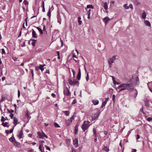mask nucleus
<instances>
[{
    "label": "nucleus",
    "instance_id": "obj_1",
    "mask_svg": "<svg viewBox=\"0 0 152 152\" xmlns=\"http://www.w3.org/2000/svg\"><path fill=\"white\" fill-rule=\"evenodd\" d=\"M122 87H125L126 90L130 91H132L134 89L133 84V83H123L119 86L116 89H119Z\"/></svg>",
    "mask_w": 152,
    "mask_h": 152
},
{
    "label": "nucleus",
    "instance_id": "obj_2",
    "mask_svg": "<svg viewBox=\"0 0 152 152\" xmlns=\"http://www.w3.org/2000/svg\"><path fill=\"white\" fill-rule=\"evenodd\" d=\"M91 125L90 122L88 121H85L82 124L81 128L83 132H85Z\"/></svg>",
    "mask_w": 152,
    "mask_h": 152
},
{
    "label": "nucleus",
    "instance_id": "obj_3",
    "mask_svg": "<svg viewBox=\"0 0 152 152\" xmlns=\"http://www.w3.org/2000/svg\"><path fill=\"white\" fill-rule=\"evenodd\" d=\"M68 81L69 85L71 86L77 84V86H78L79 82L76 79L75 80L73 78L69 77L68 79Z\"/></svg>",
    "mask_w": 152,
    "mask_h": 152
},
{
    "label": "nucleus",
    "instance_id": "obj_4",
    "mask_svg": "<svg viewBox=\"0 0 152 152\" xmlns=\"http://www.w3.org/2000/svg\"><path fill=\"white\" fill-rule=\"evenodd\" d=\"M118 58V57L117 56H114L111 58H110L108 60V63L109 65V67H112V64L114 62V61Z\"/></svg>",
    "mask_w": 152,
    "mask_h": 152
},
{
    "label": "nucleus",
    "instance_id": "obj_5",
    "mask_svg": "<svg viewBox=\"0 0 152 152\" xmlns=\"http://www.w3.org/2000/svg\"><path fill=\"white\" fill-rule=\"evenodd\" d=\"M64 93L65 95L66 96H68L70 94L69 90L66 87L64 88Z\"/></svg>",
    "mask_w": 152,
    "mask_h": 152
},
{
    "label": "nucleus",
    "instance_id": "obj_6",
    "mask_svg": "<svg viewBox=\"0 0 152 152\" xmlns=\"http://www.w3.org/2000/svg\"><path fill=\"white\" fill-rule=\"evenodd\" d=\"M38 137L39 138L41 139L44 137L45 134L43 133H41L39 132H38Z\"/></svg>",
    "mask_w": 152,
    "mask_h": 152
},
{
    "label": "nucleus",
    "instance_id": "obj_7",
    "mask_svg": "<svg viewBox=\"0 0 152 152\" xmlns=\"http://www.w3.org/2000/svg\"><path fill=\"white\" fill-rule=\"evenodd\" d=\"M72 121V120L70 118L66 120L65 121V123L67 126L69 125Z\"/></svg>",
    "mask_w": 152,
    "mask_h": 152
},
{
    "label": "nucleus",
    "instance_id": "obj_8",
    "mask_svg": "<svg viewBox=\"0 0 152 152\" xmlns=\"http://www.w3.org/2000/svg\"><path fill=\"white\" fill-rule=\"evenodd\" d=\"M110 20V19L108 17H106L103 19V21L105 23V25L107 24L108 21Z\"/></svg>",
    "mask_w": 152,
    "mask_h": 152
},
{
    "label": "nucleus",
    "instance_id": "obj_9",
    "mask_svg": "<svg viewBox=\"0 0 152 152\" xmlns=\"http://www.w3.org/2000/svg\"><path fill=\"white\" fill-rule=\"evenodd\" d=\"M81 75V73L80 69V67L79 68L78 72L77 75V79L78 80H79L80 79Z\"/></svg>",
    "mask_w": 152,
    "mask_h": 152
},
{
    "label": "nucleus",
    "instance_id": "obj_10",
    "mask_svg": "<svg viewBox=\"0 0 152 152\" xmlns=\"http://www.w3.org/2000/svg\"><path fill=\"white\" fill-rule=\"evenodd\" d=\"M32 37L34 38H37V34L36 33V32L33 29H32Z\"/></svg>",
    "mask_w": 152,
    "mask_h": 152
},
{
    "label": "nucleus",
    "instance_id": "obj_11",
    "mask_svg": "<svg viewBox=\"0 0 152 152\" xmlns=\"http://www.w3.org/2000/svg\"><path fill=\"white\" fill-rule=\"evenodd\" d=\"M92 102L95 105H97L99 103V101L97 99H93L92 100Z\"/></svg>",
    "mask_w": 152,
    "mask_h": 152
},
{
    "label": "nucleus",
    "instance_id": "obj_12",
    "mask_svg": "<svg viewBox=\"0 0 152 152\" xmlns=\"http://www.w3.org/2000/svg\"><path fill=\"white\" fill-rule=\"evenodd\" d=\"M30 41H32V42L31 43V45L33 46H35V44L36 42V40L34 39H31L29 41V42Z\"/></svg>",
    "mask_w": 152,
    "mask_h": 152
},
{
    "label": "nucleus",
    "instance_id": "obj_13",
    "mask_svg": "<svg viewBox=\"0 0 152 152\" xmlns=\"http://www.w3.org/2000/svg\"><path fill=\"white\" fill-rule=\"evenodd\" d=\"M23 134V131L22 130H21L19 134L18 135V136L19 138L20 139L22 138V136Z\"/></svg>",
    "mask_w": 152,
    "mask_h": 152
},
{
    "label": "nucleus",
    "instance_id": "obj_14",
    "mask_svg": "<svg viewBox=\"0 0 152 152\" xmlns=\"http://www.w3.org/2000/svg\"><path fill=\"white\" fill-rule=\"evenodd\" d=\"M57 20L58 22L60 24H61V19L60 14L59 13H58L57 14Z\"/></svg>",
    "mask_w": 152,
    "mask_h": 152
},
{
    "label": "nucleus",
    "instance_id": "obj_15",
    "mask_svg": "<svg viewBox=\"0 0 152 152\" xmlns=\"http://www.w3.org/2000/svg\"><path fill=\"white\" fill-rule=\"evenodd\" d=\"M74 145H76V147H77L78 145V140L77 138H76L73 141Z\"/></svg>",
    "mask_w": 152,
    "mask_h": 152
},
{
    "label": "nucleus",
    "instance_id": "obj_16",
    "mask_svg": "<svg viewBox=\"0 0 152 152\" xmlns=\"http://www.w3.org/2000/svg\"><path fill=\"white\" fill-rule=\"evenodd\" d=\"M144 23L146 26L150 27L151 26V24L150 22L148 20H144Z\"/></svg>",
    "mask_w": 152,
    "mask_h": 152
},
{
    "label": "nucleus",
    "instance_id": "obj_17",
    "mask_svg": "<svg viewBox=\"0 0 152 152\" xmlns=\"http://www.w3.org/2000/svg\"><path fill=\"white\" fill-rule=\"evenodd\" d=\"M42 144H40L39 145V151H41L42 152H45L44 151V148L43 147L42 148Z\"/></svg>",
    "mask_w": 152,
    "mask_h": 152
},
{
    "label": "nucleus",
    "instance_id": "obj_18",
    "mask_svg": "<svg viewBox=\"0 0 152 152\" xmlns=\"http://www.w3.org/2000/svg\"><path fill=\"white\" fill-rule=\"evenodd\" d=\"M9 140L11 142H14L15 140V139L14 137L13 134H12V135L11 137L9 138Z\"/></svg>",
    "mask_w": 152,
    "mask_h": 152
},
{
    "label": "nucleus",
    "instance_id": "obj_19",
    "mask_svg": "<svg viewBox=\"0 0 152 152\" xmlns=\"http://www.w3.org/2000/svg\"><path fill=\"white\" fill-rule=\"evenodd\" d=\"M146 13L145 11H144L142 14V18L143 19H145L146 18Z\"/></svg>",
    "mask_w": 152,
    "mask_h": 152
},
{
    "label": "nucleus",
    "instance_id": "obj_20",
    "mask_svg": "<svg viewBox=\"0 0 152 152\" xmlns=\"http://www.w3.org/2000/svg\"><path fill=\"white\" fill-rule=\"evenodd\" d=\"M13 123L15 126H16L18 124V120L17 118H16L14 117L13 118Z\"/></svg>",
    "mask_w": 152,
    "mask_h": 152
},
{
    "label": "nucleus",
    "instance_id": "obj_21",
    "mask_svg": "<svg viewBox=\"0 0 152 152\" xmlns=\"http://www.w3.org/2000/svg\"><path fill=\"white\" fill-rule=\"evenodd\" d=\"M98 117V115L97 114H95L94 116L92 117V121H94Z\"/></svg>",
    "mask_w": 152,
    "mask_h": 152
},
{
    "label": "nucleus",
    "instance_id": "obj_22",
    "mask_svg": "<svg viewBox=\"0 0 152 152\" xmlns=\"http://www.w3.org/2000/svg\"><path fill=\"white\" fill-rule=\"evenodd\" d=\"M145 106L148 108H149V107L152 108V106L151 107L150 106L149 104L148 103V102L147 100L145 101Z\"/></svg>",
    "mask_w": 152,
    "mask_h": 152
},
{
    "label": "nucleus",
    "instance_id": "obj_23",
    "mask_svg": "<svg viewBox=\"0 0 152 152\" xmlns=\"http://www.w3.org/2000/svg\"><path fill=\"white\" fill-rule=\"evenodd\" d=\"M45 65L44 64H40L39 65V69H40L42 71L44 70V66H45Z\"/></svg>",
    "mask_w": 152,
    "mask_h": 152
},
{
    "label": "nucleus",
    "instance_id": "obj_24",
    "mask_svg": "<svg viewBox=\"0 0 152 152\" xmlns=\"http://www.w3.org/2000/svg\"><path fill=\"white\" fill-rule=\"evenodd\" d=\"M104 9L106 11L108 9L107 4L106 2L104 3Z\"/></svg>",
    "mask_w": 152,
    "mask_h": 152
},
{
    "label": "nucleus",
    "instance_id": "obj_25",
    "mask_svg": "<svg viewBox=\"0 0 152 152\" xmlns=\"http://www.w3.org/2000/svg\"><path fill=\"white\" fill-rule=\"evenodd\" d=\"M36 28L38 30L40 34H43V32L42 29L38 27H37Z\"/></svg>",
    "mask_w": 152,
    "mask_h": 152
},
{
    "label": "nucleus",
    "instance_id": "obj_26",
    "mask_svg": "<svg viewBox=\"0 0 152 152\" xmlns=\"http://www.w3.org/2000/svg\"><path fill=\"white\" fill-rule=\"evenodd\" d=\"M26 116L27 117L28 119V121L31 118V117L29 116V114L28 113V112L27 111L26 113Z\"/></svg>",
    "mask_w": 152,
    "mask_h": 152
},
{
    "label": "nucleus",
    "instance_id": "obj_27",
    "mask_svg": "<svg viewBox=\"0 0 152 152\" xmlns=\"http://www.w3.org/2000/svg\"><path fill=\"white\" fill-rule=\"evenodd\" d=\"M14 145L15 146H19L20 145L19 142H17L16 140L14 142Z\"/></svg>",
    "mask_w": 152,
    "mask_h": 152
},
{
    "label": "nucleus",
    "instance_id": "obj_28",
    "mask_svg": "<svg viewBox=\"0 0 152 152\" xmlns=\"http://www.w3.org/2000/svg\"><path fill=\"white\" fill-rule=\"evenodd\" d=\"M136 82L135 83L136 85H138L139 84V77H137L136 78Z\"/></svg>",
    "mask_w": 152,
    "mask_h": 152
},
{
    "label": "nucleus",
    "instance_id": "obj_29",
    "mask_svg": "<svg viewBox=\"0 0 152 152\" xmlns=\"http://www.w3.org/2000/svg\"><path fill=\"white\" fill-rule=\"evenodd\" d=\"M63 113H64L65 115L66 116H68L69 114V111H63Z\"/></svg>",
    "mask_w": 152,
    "mask_h": 152
},
{
    "label": "nucleus",
    "instance_id": "obj_30",
    "mask_svg": "<svg viewBox=\"0 0 152 152\" xmlns=\"http://www.w3.org/2000/svg\"><path fill=\"white\" fill-rule=\"evenodd\" d=\"M51 11H50V9H49V10L47 13V15L49 17V18H50V17H51Z\"/></svg>",
    "mask_w": 152,
    "mask_h": 152
},
{
    "label": "nucleus",
    "instance_id": "obj_31",
    "mask_svg": "<svg viewBox=\"0 0 152 152\" xmlns=\"http://www.w3.org/2000/svg\"><path fill=\"white\" fill-rule=\"evenodd\" d=\"M78 128L77 125H76L75 127V134H76L78 132Z\"/></svg>",
    "mask_w": 152,
    "mask_h": 152
},
{
    "label": "nucleus",
    "instance_id": "obj_32",
    "mask_svg": "<svg viewBox=\"0 0 152 152\" xmlns=\"http://www.w3.org/2000/svg\"><path fill=\"white\" fill-rule=\"evenodd\" d=\"M119 89H120V90L118 91V92H119L121 91L126 90L125 87H122Z\"/></svg>",
    "mask_w": 152,
    "mask_h": 152
},
{
    "label": "nucleus",
    "instance_id": "obj_33",
    "mask_svg": "<svg viewBox=\"0 0 152 152\" xmlns=\"http://www.w3.org/2000/svg\"><path fill=\"white\" fill-rule=\"evenodd\" d=\"M2 125L4 127H8L9 126L7 125V123L5 122V123L3 122L2 123Z\"/></svg>",
    "mask_w": 152,
    "mask_h": 152
},
{
    "label": "nucleus",
    "instance_id": "obj_34",
    "mask_svg": "<svg viewBox=\"0 0 152 152\" xmlns=\"http://www.w3.org/2000/svg\"><path fill=\"white\" fill-rule=\"evenodd\" d=\"M91 8V9H94V7L91 4L89 5H88L87 6V8Z\"/></svg>",
    "mask_w": 152,
    "mask_h": 152
},
{
    "label": "nucleus",
    "instance_id": "obj_35",
    "mask_svg": "<svg viewBox=\"0 0 152 152\" xmlns=\"http://www.w3.org/2000/svg\"><path fill=\"white\" fill-rule=\"evenodd\" d=\"M93 132H94V135L95 136V137H96V135H97V133H96V129H95V128H94L93 129Z\"/></svg>",
    "mask_w": 152,
    "mask_h": 152
},
{
    "label": "nucleus",
    "instance_id": "obj_36",
    "mask_svg": "<svg viewBox=\"0 0 152 152\" xmlns=\"http://www.w3.org/2000/svg\"><path fill=\"white\" fill-rule=\"evenodd\" d=\"M54 126L56 128L60 127V126L56 122H55L54 124Z\"/></svg>",
    "mask_w": 152,
    "mask_h": 152
},
{
    "label": "nucleus",
    "instance_id": "obj_37",
    "mask_svg": "<svg viewBox=\"0 0 152 152\" xmlns=\"http://www.w3.org/2000/svg\"><path fill=\"white\" fill-rule=\"evenodd\" d=\"M76 113H75L70 118L72 121V120L74 119V118L76 116Z\"/></svg>",
    "mask_w": 152,
    "mask_h": 152
},
{
    "label": "nucleus",
    "instance_id": "obj_38",
    "mask_svg": "<svg viewBox=\"0 0 152 152\" xmlns=\"http://www.w3.org/2000/svg\"><path fill=\"white\" fill-rule=\"evenodd\" d=\"M104 150L106 151H109V148L107 147H105L103 148Z\"/></svg>",
    "mask_w": 152,
    "mask_h": 152
},
{
    "label": "nucleus",
    "instance_id": "obj_39",
    "mask_svg": "<svg viewBox=\"0 0 152 152\" xmlns=\"http://www.w3.org/2000/svg\"><path fill=\"white\" fill-rule=\"evenodd\" d=\"M133 92L134 93H135V97H136L137 94V90L136 89H134Z\"/></svg>",
    "mask_w": 152,
    "mask_h": 152
},
{
    "label": "nucleus",
    "instance_id": "obj_40",
    "mask_svg": "<svg viewBox=\"0 0 152 152\" xmlns=\"http://www.w3.org/2000/svg\"><path fill=\"white\" fill-rule=\"evenodd\" d=\"M124 7L126 9H128L129 8V6H128L127 4H125L124 5Z\"/></svg>",
    "mask_w": 152,
    "mask_h": 152
},
{
    "label": "nucleus",
    "instance_id": "obj_41",
    "mask_svg": "<svg viewBox=\"0 0 152 152\" xmlns=\"http://www.w3.org/2000/svg\"><path fill=\"white\" fill-rule=\"evenodd\" d=\"M115 95L114 94L112 96V100L114 102H115Z\"/></svg>",
    "mask_w": 152,
    "mask_h": 152
},
{
    "label": "nucleus",
    "instance_id": "obj_42",
    "mask_svg": "<svg viewBox=\"0 0 152 152\" xmlns=\"http://www.w3.org/2000/svg\"><path fill=\"white\" fill-rule=\"evenodd\" d=\"M147 120L148 121H152V117H148L147 119Z\"/></svg>",
    "mask_w": 152,
    "mask_h": 152
},
{
    "label": "nucleus",
    "instance_id": "obj_43",
    "mask_svg": "<svg viewBox=\"0 0 152 152\" xmlns=\"http://www.w3.org/2000/svg\"><path fill=\"white\" fill-rule=\"evenodd\" d=\"M106 104L105 103V102L104 103V102H103L102 103V104L101 107L102 108H103L105 106Z\"/></svg>",
    "mask_w": 152,
    "mask_h": 152
},
{
    "label": "nucleus",
    "instance_id": "obj_44",
    "mask_svg": "<svg viewBox=\"0 0 152 152\" xmlns=\"http://www.w3.org/2000/svg\"><path fill=\"white\" fill-rule=\"evenodd\" d=\"M1 51H2V54H6V53L5 52V51L4 50V49H1Z\"/></svg>",
    "mask_w": 152,
    "mask_h": 152
},
{
    "label": "nucleus",
    "instance_id": "obj_45",
    "mask_svg": "<svg viewBox=\"0 0 152 152\" xmlns=\"http://www.w3.org/2000/svg\"><path fill=\"white\" fill-rule=\"evenodd\" d=\"M8 111L9 113H11L14 112V111L13 110H10L9 109L7 110Z\"/></svg>",
    "mask_w": 152,
    "mask_h": 152
},
{
    "label": "nucleus",
    "instance_id": "obj_46",
    "mask_svg": "<svg viewBox=\"0 0 152 152\" xmlns=\"http://www.w3.org/2000/svg\"><path fill=\"white\" fill-rule=\"evenodd\" d=\"M30 71H31V73L32 74V76H33V77L34 76V70H33V69H30Z\"/></svg>",
    "mask_w": 152,
    "mask_h": 152
},
{
    "label": "nucleus",
    "instance_id": "obj_47",
    "mask_svg": "<svg viewBox=\"0 0 152 152\" xmlns=\"http://www.w3.org/2000/svg\"><path fill=\"white\" fill-rule=\"evenodd\" d=\"M89 79V77L88 75V73H87V75H86V79L87 81H88Z\"/></svg>",
    "mask_w": 152,
    "mask_h": 152
},
{
    "label": "nucleus",
    "instance_id": "obj_48",
    "mask_svg": "<svg viewBox=\"0 0 152 152\" xmlns=\"http://www.w3.org/2000/svg\"><path fill=\"white\" fill-rule=\"evenodd\" d=\"M23 3L26 5H28V2L27 1L24 0L23 1Z\"/></svg>",
    "mask_w": 152,
    "mask_h": 152
},
{
    "label": "nucleus",
    "instance_id": "obj_49",
    "mask_svg": "<svg viewBox=\"0 0 152 152\" xmlns=\"http://www.w3.org/2000/svg\"><path fill=\"white\" fill-rule=\"evenodd\" d=\"M13 115H14V114L12 113H11L10 116V118H11L13 119L14 118V117H13Z\"/></svg>",
    "mask_w": 152,
    "mask_h": 152
},
{
    "label": "nucleus",
    "instance_id": "obj_50",
    "mask_svg": "<svg viewBox=\"0 0 152 152\" xmlns=\"http://www.w3.org/2000/svg\"><path fill=\"white\" fill-rule=\"evenodd\" d=\"M76 102V100L75 99L73 100L72 103V104H74Z\"/></svg>",
    "mask_w": 152,
    "mask_h": 152
},
{
    "label": "nucleus",
    "instance_id": "obj_51",
    "mask_svg": "<svg viewBox=\"0 0 152 152\" xmlns=\"http://www.w3.org/2000/svg\"><path fill=\"white\" fill-rule=\"evenodd\" d=\"M45 146L46 147L47 150L49 151H50V149L49 147L46 145H45Z\"/></svg>",
    "mask_w": 152,
    "mask_h": 152
},
{
    "label": "nucleus",
    "instance_id": "obj_52",
    "mask_svg": "<svg viewBox=\"0 0 152 152\" xmlns=\"http://www.w3.org/2000/svg\"><path fill=\"white\" fill-rule=\"evenodd\" d=\"M111 77H112L113 82H115V77L113 76H111Z\"/></svg>",
    "mask_w": 152,
    "mask_h": 152
},
{
    "label": "nucleus",
    "instance_id": "obj_53",
    "mask_svg": "<svg viewBox=\"0 0 152 152\" xmlns=\"http://www.w3.org/2000/svg\"><path fill=\"white\" fill-rule=\"evenodd\" d=\"M113 83L115 85L116 84L118 85L120 84L118 82H117L115 81V82H113Z\"/></svg>",
    "mask_w": 152,
    "mask_h": 152
},
{
    "label": "nucleus",
    "instance_id": "obj_54",
    "mask_svg": "<svg viewBox=\"0 0 152 152\" xmlns=\"http://www.w3.org/2000/svg\"><path fill=\"white\" fill-rule=\"evenodd\" d=\"M131 130H129L127 134L126 135V136H128L129 135V134L131 133Z\"/></svg>",
    "mask_w": 152,
    "mask_h": 152
},
{
    "label": "nucleus",
    "instance_id": "obj_55",
    "mask_svg": "<svg viewBox=\"0 0 152 152\" xmlns=\"http://www.w3.org/2000/svg\"><path fill=\"white\" fill-rule=\"evenodd\" d=\"M129 8H130L131 9H133V6H132V4H130L129 6Z\"/></svg>",
    "mask_w": 152,
    "mask_h": 152
},
{
    "label": "nucleus",
    "instance_id": "obj_56",
    "mask_svg": "<svg viewBox=\"0 0 152 152\" xmlns=\"http://www.w3.org/2000/svg\"><path fill=\"white\" fill-rule=\"evenodd\" d=\"M72 72H73V77H74L75 75V72L73 69H72Z\"/></svg>",
    "mask_w": 152,
    "mask_h": 152
},
{
    "label": "nucleus",
    "instance_id": "obj_57",
    "mask_svg": "<svg viewBox=\"0 0 152 152\" xmlns=\"http://www.w3.org/2000/svg\"><path fill=\"white\" fill-rule=\"evenodd\" d=\"M5 120V119H4V117L3 116L1 117V121H4Z\"/></svg>",
    "mask_w": 152,
    "mask_h": 152
},
{
    "label": "nucleus",
    "instance_id": "obj_58",
    "mask_svg": "<svg viewBox=\"0 0 152 152\" xmlns=\"http://www.w3.org/2000/svg\"><path fill=\"white\" fill-rule=\"evenodd\" d=\"M140 138V135L138 134H137L136 135V139L137 140L139 139Z\"/></svg>",
    "mask_w": 152,
    "mask_h": 152
},
{
    "label": "nucleus",
    "instance_id": "obj_59",
    "mask_svg": "<svg viewBox=\"0 0 152 152\" xmlns=\"http://www.w3.org/2000/svg\"><path fill=\"white\" fill-rule=\"evenodd\" d=\"M4 99H5V98H4L2 96L1 99V102H3L4 101Z\"/></svg>",
    "mask_w": 152,
    "mask_h": 152
},
{
    "label": "nucleus",
    "instance_id": "obj_60",
    "mask_svg": "<svg viewBox=\"0 0 152 152\" xmlns=\"http://www.w3.org/2000/svg\"><path fill=\"white\" fill-rule=\"evenodd\" d=\"M20 96V91L19 90H18V96L19 97Z\"/></svg>",
    "mask_w": 152,
    "mask_h": 152
},
{
    "label": "nucleus",
    "instance_id": "obj_61",
    "mask_svg": "<svg viewBox=\"0 0 152 152\" xmlns=\"http://www.w3.org/2000/svg\"><path fill=\"white\" fill-rule=\"evenodd\" d=\"M43 26V30L44 31H45V25L44 24L43 25H42Z\"/></svg>",
    "mask_w": 152,
    "mask_h": 152
},
{
    "label": "nucleus",
    "instance_id": "obj_62",
    "mask_svg": "<svg viewBox=\"0 0 152 152\" xmlns=\"http://www.w3.org/2000/svg\"><path fill=\"white\" fill-rule=\"evenodd\" d=\"M39 69V67L38 66H36L35 67V69L36 71H38Z\"/></svg>",
    "mask_w": 152,
    "mask_h": 152
},
{
    "label": "nucleus",
    "instance_id": "obj_63",
    "mask_svg": "<svg viewBox=\"0 0 152 152\" xmlns=\"http://www.w3.org/2000/svg\"><path fill=\"white\" fill-rule=\"evenodd\" d=\"M13 129H14V128H13L12 129L10 130V131H9V132L10 133H11L13 132Z\"/></svg>",
    "mask_w": 152,
    "mask_h": 152
},
{
    "label": "nucleus",
    "instance_id": "obj_64",
    "mask_svg": "<svg viewBox=\"0 0 152 152\" xmlns=\"http://www.w3.org/2000/svg\"><path fill=\"white\" fill-rule=\"evenodd\" d=\"M91 10L90 9L87 12L88 14H91Z\"/></svg>",
    "mask_w": 152,
    "mask_h": 152
}]
</instances>
